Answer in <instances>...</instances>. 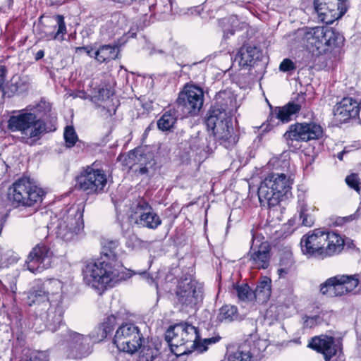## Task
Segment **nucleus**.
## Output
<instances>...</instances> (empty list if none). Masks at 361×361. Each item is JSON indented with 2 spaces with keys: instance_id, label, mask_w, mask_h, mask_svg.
Segmentation results:
<instances>
[{
  "instance_id": "f257e3e1",
  "label": "nucleus",
  "mask_w": 361,
  "mask_h": 361,
  "mask_svg": "<svg viewBox=\"0 0 361 361\" xmlns=\"http://www.w3.org/2000/svg\"><path fill=\"white\" fill-rule=\"evenodd\" d=\"M102 245L101 258L86 263L82 268L85 283L98 290L112 287L128 278L118 258V241L106 240Z\"/></svg>"
},
{
  "instance_id": "f03ea898",
  "label": "nucleus",
  "mask_w": 361,
  "mask_h": 361,
  "mask_svg": "<svg viewBox=\"0 0 361 361\" xmlns=\"http://www.w3.org/2000/svg\"><path fill=\"white\" fill-rule=\"evenodd\" d=\"M234 107V99L226 92H219L215 98V103L208 111L206 125L212 131L220 145L228 149L236 142L231 122V113Z\"/></svg>"
},
{
  "instance_id": "7ed1b4c3",
  "label": "nucleus",
  "mask_w": 361,
  "mask_h": 361,
  "mask_svg": "<svg viewBox=\"0 0 361 361\" xmlns=\"http://www.w3.org/2000/svg\"><path fill=\"white\" fill-rule=\"evenodd\" d=\"M114 343L120 351L134 354L139 350L145 361H153L157 355V350L145 345V339L137 326L126 323L116 330Z\"/></svg>"
},
{
  "instance_id": "20e7f679",
  "label": "nucleus",
  "mask_w": 361,
  "mask_h": 361,
  "mask_svg": "<svg viewBox=\"0 0 361 361\" xmlns=\"http://www.w3.org/2000/svg\"><path fill=\"white\" fill-rule=\"evenodd\" d=\"M293 178L290 173L271 172L267 174L258 188L259 201L262 207L276 206L291 189Z\"/></svg>"
},
{
  "instance_id": "39448f33",
  "label": "nucleus",
  "mask_w": 361,
  "mask_h": 361,
  "mask_svg": "<svg viewBox=\"0 0 361 361\" xmlns=\"http://www.w3.org/2000/svg\"><path fill=\"white\" fill-rule=\"evenodd\" d=\"M199 338L197 328L187 322L171 326L165 336L171 351L177 355L190 352V349L197 350L200 353L206 351L207 348H202L198 344Z\"/></svg>"
},
{
  "instance_id": "423d86ee",
  "label": "nucleus",
  "mask_w": 361,
  "mask_h": 361,
  "mask_svg": "<svg viewBox=\"0 0 361 361\" xmlns=\"http://www.w3.org/2000/svg\"><path fill=\"white\" fill-rule=\"evenodd\" d=\"M8 128L11 132H19L22 142L32 145L46 133L45 122L33 114L20 111L12 115L8 120Z\"/></svg>"
},
{
  "instance_id": "0eeeda50",
  "label": "nucleus",
  "mask_w": 361,
  "mask_h": 361,
  "mask_svg": "<svg viewBox=\"0 0 361 361\" xmlns=\"http://www.w3.org/2000/svg\"><path fill=\"white\" fill-rule=\"evenodd\" d=\"M50 218L48 229L55 232L58 238L65 241L73 239L83 228L82 212L78 207H71L62 209Z\"/></svg>"
},
{
  "instance_id": "6e6552de",
  "label": "nucleus",
  "mask_w": 361,
  "mask_h": 361,
  "mask_svg": "<svg viewBox=\"0 0 361 361\" xmlns=\"http://www.w3.org/2000/svg\"><path fill=\"white\" fill-rule=\"evenodd\" d=\"M44 195V190L27 177L16 180L8 192V200L16 207H39Z\"/></svg>"
},
{
  "instance_id": "1a4fd4ad",
  "label": "nucleus",
  "mask_w": 361,
  "mask_h": 361,
  "mask_svg": "<svg viewBox=\"0 0 361 361\" xmlns=\"http://www.w3.org/2000/svg\"><path fill=\"white\" fill-rule=\"evenodd\" d=\"M343 37L331 28L315 27L310 28L302 35V42L310 51L322 54L329 48L338 46Z\"/></svg>"
},
{
  "instance_id": "9d476101",
  "label": "nucleus",
  "mask_w": 361,
  "mask_h": 361,
  "mask_svg": "<svg viewBox=\"0 0 361 361\" xmlns=\"http://www.w3.org/2000/svg\"><path fill=\"white\" fill-rule=\"evenodd\" d=\"M42 285L50 300V307L47 312V319L54 324H60L64 313L62 304V283L58 279H49L42 281Z\"/></svg>"
},
{
  "instance_id": "9b49d317",
  "label": "nucleus",
  "mask_w": 361,
  "mask_h": 361,
  "mask_svg": "<svg viewBox=\"0 0 361 361\" xmlns=\"http://www.w3.org/2000/svg\"><path fill=\"white\" fill-rule=\"evenodd\" d=\"M358 284L357 275H336L320 285V292L331 298L343 296L353 291Z\"/></svg>"
},
{
  "instance_id": "f8f14e48",
  "label": "nucleus",
  "mask_w": 361,
  "mask_h": 361,
  "mask_svg": "<svg viewBox=\"0 0 361 361\" xmlns=\"http://www.w3.org/2000/svg\"><path fill=\"white\" fill-rule=\"evenodd\" d=\"M80 190L87 195L99 194L104 191L107 176L104 171L88 166L76 178Z\"/></svg>"
},
{
  "instance_id": "ddd939ff",
  "label": "nucleus",
  "mask_w": 361,
  "mask_h": 361,
  "mask_svg": "<svg viewBox=\"0 0 361 361\" xmlns=\"http://www.w3.org/2000/svg\"><path fill=\"white\" fill-rule=\"evenodd\" d=\"M66 345L67 356L73 359H81L92 352V338L87 335L66 329L63 334Z\"/></svg>"
},
{
  "instance_id": "4468645a",
  "label": "nucleus",
  "mask_w": 361,
  "mask_h": 361,
  "mask_svg": "<svg viewBox=\"0 0 361 361\" xmlns=\"http://www.w3.org/2000/svg\"><path fill=\"white\" fill-rule=\"evenodd\" d=\"M130 219L140 227L156 229L161 224V219L152 206L141 198L131 207Z\"/></svg>"
},
{
  "instance_id": "2eb2a0df",
  "label": "nucleus",
  "mask_w": 361,
  "mask_h": 361,
  "mask_svg": "<svg viewBox=\"0 0 361 361\" xmlns=\"http://www.w3.org/2000/svg\"><path fill=\"white\" fill-rule=\"evenodd\" d=\"M176 295L183 306L194 307L202 299V286L196 280L186 277L178 283Z\"/></svg>"
},
{
  "instance_id": "dca6fc26",
  "label": "nucleus",
  "mask_w": 361,
  "mask_h": 361,
  "mask_svg": "<svg viewBox=\"0 0 361 361\" xmlns=\"http://www.w3.org/2000/svg\"><path fill=\"white\" fill-rule=\"evenodd\" d=\"M314 9L321 21L331 24L347 11L346 0H314Z\"/></svg>"
},
{
  "instance_id": "f3484780",
  "label": "nucleus",
  "mask_w": 361,
  "mask_h": 361,
  "mask_svg": "<svg viewBox=\"0 0 361 361\" xmlns=\"http://www.w3.org/2000/svg\"><path fill=\"white\" fill-rule=\"evenodd\" d=\"M178 106L191 115H196L202 107L204 102V92L202 90L196 86H185L184 90L178 94L176 100Z\"/></svg>"
},
{
  "instance_id": "a211bd4d",
  "label": "nucleus",
  "mask_w": 361,
  "mask_h": 361,
  "mask_svg": "<svg viewBox=\"0 0 361 361\" xmlns=\"http://www.w3.org/2000/svg\"><path fill=\"white\" fill-rule=\"evenodd\" d=\"M322 134V128L318 124L314 123H298L291 125L283 136L288 142L289 140L307 142L320 138Z\"/></svg>"
},
{
  "instance_id": "6ab92c4d",
  "label": "nucleus",
  "mask_w": 361,
  "mask_h": 361,
  "mask_svg": "<svg viewBox=\"0 0 361 361\" xmlns=\"http://www.w3.org/2000/svg\"><path fill=\"white\" fill-rule=\"evenodd\" d=\"M53 253L44 244H37L32 248L25 262V267L33 274L40 273L51 267Z\"/></svg>"
},
{
  "instance_id": "aec40b11",
  "label": "nucleus",
  "mask_w": 361,
  "mask_h": 361,
  "mask_svg": "<svg viewBox=\"0 0 361 361\" xmlns=\"http://www.w3.org/2000/svg\"><path fill=\"white\" fill-rule=\"evenodd\" d=\"M270 246L267 241H264L259 237L252 235L249 260L252 267L255 269H267L270 261Z\"/></svg>"
},
{
  "instance_id": "412c9836",
  "label": "nucleus",
  "mask_w": 361,
  "mask_h": 361,
  "mask_svg": "<svg viewBox=\"0 0 361 361\" xmlns=\"http://www.w3.org/2000/svg\"><path fill=\"white\" fill-rule=\"evenodd\" d=\"M325 231L314 229L304 235L300 240L302 252L305 255L324 256Z\"/></svg>"
},
{
  "instance_id": "4be33fe9",
  "label": "nucleus",
  "mask_w": 361,
  "mask_h": 361,
  "mask_svg": "<svg viewBox=\"0 0 361 361\" xmlns=\"http://www.w3.org/2000/svg\"><path fill=\"white\" fill-rule=\"evenodd\" d=\"M360 106L361 102H357L352 97L343 98L334 108V120L343 123L351 118L356 117L359 114Z\"/></svg>"
},
{
  "instance_id": "5701e85b",
  "label": "nucleus",
  "mask_w": 361,
  "mask_h": 361,
  "mask_svg": "<svg viewBox=\"0 0 361 361\" xmlns=\"http://www.w3.org/2000/svg\"><path fill=\"white\" fill-rule=\"evenodd\" d=\"M310 345L318 352H321L324 355L326 361H334L332 358L336 355L338 349L334 344V338L329 336L315 337L312 338Z\"/></svg>"
},
{
  "instance_id": "b1692460",
  "label": "nucleus",
  "mask_w": 361,
  "mask_h": 361,
  "mask_svg": "<svg viewBox=\"0 0 361 361\" xmlns=\"http://www.w3.org/2000/svg\"><path fill=\"white\" fill-rule=\"evenodd\" d=\"M262 56L260 50L255 46L243 45L237 53L235 61H237L240 66H251L255 61Z\"/></svg>"
},
{
  "instance_id": "393cba45",
  "label": "nucleus",
  "mask_w": 361,
  "mask_h": 361,
  "mask_svg": "<svg viewBox=\"0 0 361 361\" xmlns=\"http://www.w3.org/2000/svg\"><path fill=\"white\" fill-rule=\"evenodd\" d=\"M324 256L331 257L341 252L344 248V239L338 233L325 231Z\"/></svg>"
},
{
  "instance_id": "a878e982",
  "label": "nucleus",
  "mask_w": 361,
  "mask_h": 361,
  "mask_svg": "<svg viewBox=\"0 0 361 361\" xmlns=\"http://www.w3.org/2000/svg\"><path fill=\"white\" fill-rule=\"evenodd\" d=\"M113 94V90L109 85H102L94 90L91 96V101L98 106L102 107L103 109H106L109 115H111V111L114 112L116 111L114 107L112 109L110 108V103L111 102L109 99Z\"/></svg>"
},
{
  "instance_id": "bb28decb",
  "label": "nucleus",
  "mask_w": 361,
  "mask_h": 361,
  "mask_svg": "<svg viewBox=\"0 0 361 361\" xmlns=\"http://www.w3.org/2000/svg\"><path fill=\"white\" fill-rule=\"evenodd\" d=\"M27 302L30 306L32 305H40L44 302H48L50 305L49 298L45 290L42 288L41 281H36L29 291Z\"/></svg>"
},
{
  "instance_id": "cd10ccee",
  "label": "nucleus",
  "mask_w": 361,
  "mask_h": 361,
  "mask_svg": "<svg viewBox=\"0 0 361 361\" xmlns=\"http://www.w3.org/2000/svg\"><path fill=\"white\" fill-rule=\"evenodd\" d=\"M300 105L293 102L288 103L282 107H276L271 111V116L275 117L283 123H287L290 120V116L300 110Z\"/></svg>"
},
{
  "instance_id": "c85d7f7f",
  "label": "nucleus",
  "mask_w": 361,
  "mask_h": 361,
  "mask_svg": "<svg viewBox=\"0 0 361 361\" xmlns=\"http://www.w3.org/2000/svg\"><path fill=\"white\" fill-rule=\"evenodd\" d=\"M56 24L54 26V30L57 31H46L44 35L42 36L46 40L59 39L63 40L64 35L66 33V26L64 21V18L61 15H57L55 17Z\"/></svg>"
},
{
  "instance_id": "c756f323",
  "label": "nucleus",
  "mask_w": 361,
  "mask_h": 361,
  "mask_svg": "<svg viewBox=\"0 0 361 361\" xmlns=\"http://www.w3.org/2000/svg\"><path fill=\"white\" fill-rule=\"evenodd\" d=\"M118 54L116 46L103 45L94 52V58L100 63L115 59Z\"/></svg>"
},
{
  "instance_id": "7c9ffc66",
  "label": "nucleus",
  "mask_w": 361,
  "mask_h": 361,
  "mask_svg": "<svg viewBox=\"0 0 361 361\" xmlns=\"http://www.w3.org/2000/svg\"><path fill=\"white\" fill-rule=\"evenodd\" d=\"M268 167L274 170V172H284L290 173L289 172L290 162L287 156L284 154L279 157H274L268 162Z\"/></svg>"
},
{
  "instance_id": "2f4dec72",
  "label": "nucleus",
  "mask_w": 361,
  "mask_h": 361,
  "mask_svg": "<svg viewBox=\"0 0 361 361\" xmlns=\"http://www.w3.org/2000/svg\"><path fill=\"white\" fill-rule=\"evenodd\" d=\"M238 308L235 305H225L219 309L217 319L221 322L230 323L238 319Z\"/></svg>"
},
{
  "instance_id": "473e14b6",
  "label": "nucleus",
  "mask_w": 361,
  "mask_h": 361,
  "mask_svg": "<svg viewBox=\"0 0 361 361\" xmlns=\"http://www.w3.org/2000/svg\"><path fill=\"white\" fill-rule=\"evenodd\" d=\"M316 209L314 206H309L304 202L300 203L298 212L300 219L302 220V225L311 227L314 223V218L312 214Z\"/></svg>"
},
{
  "instance_id": "72a5a7b5",
  "label": "nucleus",
  "mask_w": 361,
  "mask_h": 361,
  "mask_svg": "<svg viewBox=\"0 0 361 361\" xmlns=\"http://www.w3.org/2000/svg\"><path fill=\"white\" fill-rule=\"evenodd\" d=\"M176 119V111L174 109H170L158 120V128L162 131L169 130L174 126Z\"/></svg>"
},
{
  "instance_id": "f704fd0d",
  "label": "nucleus",
  "mask_w": 361,
  "mask_h": 361,
  "mask_svg": "<svg viewBox=\"0 0 361 361\" xmlns=\"http://www.w3.org/2000/svg\"><path fill=\"white\" fill-rule=\"evenodd\" d=\"M271 283L269 278L265 277L257 286L254 293L255 298H259L262 301L268 300L271 295Z\"/></svg>"
},
{
  "instance_id": "c9c22d12",
  "label": "nucleus",
  "mask_w": 361,
  "mask_h": 361,
  "mask_svg": "<svg viewBox=\"0 0 361 361\" xmlns=\"http://www.w3.org/2000/svg\"><path fill=\"white\" fill-rule=\"evenodd\" d=\"M239 300L252 301L255 298L254 292L247 284L237 285L233 287Z\"/></svg>"
},
{
  "instance_id": "e433bc0d",
  "label": "nucleus",
  "mask_w": 361,
  "mask_h": 361,
  "mask_svg": "<svg viewBox=\"0 0 361 361\" xmlns=\"http://www.w3.org/2000/svg\"><path fill=\"white\" fill-rule=\"evenodd\" d=\"M66 145L68 147H72L78 141V135L73 126H66L63 133Z\"/></svg>"
},
{
  "instance_id": "4c0bfd02",
  "label": "nucleus",
  "mask_w": 361,
  "mask_h": 361,
  "mask_svg": "<svg viewBox=\"0 0 361 361\" xmlns=\"http://www.w3.org/2000/svg\"><path fill=\"white\" fill-rule=\"evenodd\" d=\"M345 183L348 187L353 189L357 192H360L361 189V181L357 173H351L346 176Z\"/></svg>"
},
{
  "instance_id": "58836bf2",
  "label": "nucleus",
  "mask_w": 361,
  "mask_h": 361,
  "mask_svg": "<svg viewBox=\"0 0 361 361\" xmlns=\"http://www.w3.org/2000/svg\"><path fill=\"white\" fill-rule=\"evenodd\" d=\"M228 361H251L250 353L237 350L228 356Z\"/></svg>"
},
{
  "instance_id": "ea45409f",
  "label": "nucleus",
  "mask_w": 361,
  "mask_h": 361,
  "mask_svg": "<svg viewBox=\"0 0 361 361\" xmlns=\"http://www.w3.org/2000/svg\"><path fill=\"white\" fill-rule=\"evenodd\" d=\"M279 71L281 72H288L296 69L293 61L290 59H284L279 65Z\"/></svg>"
},
{
  "instance_id": "a19ab883",
  "label": "nucleus",
  "mask_w": 361,
  "mask_h": 361,
  "mask_svg": "<svg viewBox=\"0 0 361 361\" xmlns=\"http://www.w3.org/2000/svg\"><path fill=\"white\" fill-rule=\"evenodd\" d=\"M293 265V260L288 259L285 264V267H279L277 269V274L279 278H285L290 271V269Z\"/></svg>"
},
{
  "instance_id": "79ce46f5",
  "label": "nucleus",
  "mask_w": 361,
  "mask_h": 361,
  "mask_svg": "<svg viewBox=\"0 0 361 361\" xmlns=\"http://www.w3.org/2000/svg\"><path fill=\"white\" fill-rule=\"evenodd\" d=\"M23 361H47V356L42 352H33Z\"/></svg>"
},
{
  "instance_id": "37998d69",
  "label": "nucleus",
  "mask_w": 361,
  "mask_h": 361,
  "mask_svg": "<svg viewBox=\"0 0 361 361\" xmlns=\"http://www.w3.org/2000/svg\"><path fill=\"white\" fill-rule=\"evenodd\" d=\"M51 106L49 103L47 102L44 100H41L39 104L36 106V109L38 111H50Z\"/></svg>"
},
{
  "instance_id": "c03bdc74",
  "label": "nucleus",
  "mask_w": 361,
  "mask_h": 361,
  "mask_svg": "<svg viewBox=\"0 0 361 361\" xmlns=\"http://www.w3.org/2000/svg\"><path fill=\"white\" fill-rule=\"evenodd\" d=\"M6 68L4 66H0V90H1L4 94L6 93V90L4 86L5 81V75H6Z\"/></svg>"
},
{
  "instance_id": "a18cd8bd",
  "label": "nucleus",
  "mask_w": 361,
  "mask_h": 361,
  "mask_svg": "<svg viewBox=\"0 0 361 361\" xmlns=\"http://www.w3.org/2000/svg\"><path fill=\"white\" fill-rule=\"evenodd\" d=\"M217 341V339L216 338H205L202 343H200V338H198V344L200 345H201L202 348H207V345L209 344H211V343H216Z\"/></svg>"
},
{
  "instance_id": "49530a36",
  "label": "nucleus",
  "mask_w": 361,
  "mask_h": 361,
  "mask_svg": "<svg viewBox=\"0 0 361 361\" xmlns=\"http://www.w3.org/2000/svg\"><path fill=\"white\" fill-rule=\"evenodd\" d=\"M317 317H307L304 322V324L307 327H312L316 324Z\"/></svg>"
},
{
  "instance_id": "de8ad7c7",
  "label": "nucleus",
  "mask_w": 361,
  "mask_h": 361,
  "mask_svg": "<svg viewBox=\"0 0 361 361\" xmlns=\"http://www.w3.org/2000/svg\"><path fill=\"white\" fill-rule=\"evenodd\" d=\"M288 259H290L291 260H293V259H292V257H291V255H290V254H287V255H286V258H282V259L280 260V262H279V267H285V264H286V263L287 262V261L288 260Z\"/></svg>"
},
{
  "instance_id": "09e8293b",
  "label": "nucleus",
  "mask_w": 361,
  "mask_h": 361,
  "mask_svg": "<svg viewBox=\"0 0 361 361\" xmlns=\"http://www.w3.org/2000/svg\"><path fill=\"white\" fill-rule=\"evenodd\" d=\"M78 50H80V51L83 50V51H86V53L90 56H92L94 54L93 49L90 47H79V48H78Z\"/></svg>"
},
{
  "instance_id": "8fccbe9b",
  "label": "nucleus",
  "mask_w": 361,
  "mask_h": 361,
  "mask_svg": "<svg viewBox=\"0 0 361 361\" xmlns=\"http://www.w3.org/2000/svg\"><path fill=\"white\" fill-rule=\"evenodd\" d=\"M71 96H73V98H76V97H79L81 99L87 98L86 93L85 92H78V93H76L75 94H71Z\"/></svg>"
},
{
  "instance_id": "3c124183",
  "label": "nucleus",
  "mask_w": 361,
  "mask_h": 361,
  "mask_svg": "<svg viewBox=\"0 0 361 361\" xmlns=\"http://www.w3.org/2000/svg\"><path fill=\"white\" fill-rule=\"evenodd\" d=\"M116 317L114 315H111L107 318V322L109 325H113L116 323Z\"/></svg>"
},
{
  "instance_id": "603ef678",
  "label": "nucleus",
  "mask_w": 361,
  "mask_h": 361,
  "mask_svg": "<svg viewBox=\"0 0 361 361\" xmlns=\"http://www.w3.org/2000/svg\"><path fill=\"white\" fill-rule=\"evenodd\" d=\"M44 56V52L43 50H39L37 53H36V55H35V59L36 60H39L41 59H42Z\"/></svg>"
},
{
  "instance_id": "864d4df0",
  "label": "nucleus",
  "mask_w": 361,
  "mask_h": 361,
  "mask_svg": "<svg viewBox=\"0 0 361 361\" xmlns=\"http://www.w3.org/2000/svg\"><path fill=\"white\" fill-rule=\"evenodd\" d=\"M235 30L233 29L229 30L228 32L224 30V37L225 38L229 37V35H233L234 34Z\"/></svg>"
},
{
  "instance_id": "5fc2aeb1",
  "label": "nucleus",
  "mask_w": 361,
  "mask_h": 361,
  "mask_svg": "<svg viewBox=\"0 0 361 361\" xmlns=\"http://www.w3.org/2000/svg\"><path fill=\"white\" fill-rule=\"evenodd\" d=\"M0 169L1 171V173H4L6 169L5 162L3 161H0Z\"/></svg>"
},
{
  "instance_id": "6e6d98bb",
  "label": "nucleus",
  "mask_w": 361,
  "mask_h": 361,
  "mask_svg": "<svg viewBox=\"0 0 361 361\" xmlns=\"http://www.w3.org/2000/svg\"><path fill=\"white\" fill-rule=\"evenodd\" d=\"M10 88L12 92H16L18 91V87L16 85V84L12 83Z\"/></svg>"
},
{
  "instance_id": "4d7b16f0",
  "label": "nucleus",
  "mask_w": 361,
  "mask_h": 361,
  "mask_svg": "<svg viewBox=\"0 0 361 361\" xmlns=\"http://www.w3.org/2000/svg\"><path fill=\"white\" fill-rule=\"evenodd\" d=\"M147 172V169L146 167H142L140 169V173L142 174L146 173Z\"/></svg>"
},
{
  "instance_id": "13d9d810",
  "label": "nucleus",
  "mask_w": 361,
  "mask_h": 361,
  "mask_svg": "<svg viewBox=\"0 0 361 361\" xmlns=\"http://www.w3.org/2000/svg\"><path fill=\"white\" fill-rule=\"evenodd\" d=\"M343 152H341L340 153L338 154V158L340 159V160H342L343 159Z\"/></svg>"
},
{
  "instance_id": "bf43d9fd",
  "label": "nucleus",
  "mask_w": 361,
  "mask_h": 361,
  "mask_svg": "<svg viewBox=\"0 0 361 361\" xmlns=\"http://www.w3.org/2000/svg\"><path fill=\"white\" fill-rule=\"evenodd\" d=\"M229 22H231L232 23H235V18L234 17H231L228 20Z\"/></svg>"
},
{
  "instance_id": "052dcab7",
  "label": "nucleus",
  "mask_w": 361,
  "mask_h": 361,
  "mask_svg": "<svg viewBox=\"0 0 361 361\" xmlns=\"http://www.w3.org/2000/svg\"><path fill=\"white\" fill-rule=\"evenodd\" d=\"M288 293H289V294H292V293H293V288L290 286V287L288 288Z\"/></svg>"
},
{
  "instance_id": "680f3d73",
  "label": "nucleus",
  "mask_w": 361,
  "mask_h": 361,
  "mask_svg": "<svg viewBox=\"0 0 361 361\" xmlns=\"http://www.w3.org/2000/svg\"><path fill=\"white\" fill-rule=\"evenodd\" d=\"M147 281L149 283H151L153 282V279L152 278H147Z\"/></svg>"
},
{
  "instance_id": "e2e57ef3",
  "label": "nucleus",
  "mask_w": 361,
  "mask_h": 361,
  "mask_svg": "<svg viewBox=\"0 0 361 361\" xmlns=\"http://www.w3.org/2000/svg\"><path fill=\"white\" fill-rule=\"evenodd\" d=\"M8 1V5H11V4L12 3L13 0H7Z\"/></svg>"
}]
</instances>
